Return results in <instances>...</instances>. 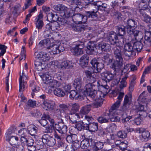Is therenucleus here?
Listing matches in <instances>:
<instances>
[{
  "instance_id": "4be33fe9",
  "label": "nucleus",
  "mask_w": 151,
  "mask_h": 151,
  "mask_svg": "<svg viewBox=\"0 0 151 151\" xmlns=\"http://www.w3.org/2000/svg\"><path fill=\"white\" fill-rule=\"evenodd\" d=\"M70 26L73 30L78 33L83 32L86 28L84 25L80 24L72 23Z\"/></svg>"
},
{
  "instance_id": "052dcab7",
  "label": "nucleus",
  "mask_w": 151,
  "mask_h": 151,
  "mask_svg": "<svg viewBox=\"0 0 151 151\" xmlns=\"http://www.w3.org/2000/svg\"><path fill=\"white\" fill-rule=\"evenodd\" d=\"M31 114L32 116L38 117L42 115V114L40 110L35 109L34 110V112L31 113Z\"/></svg>"
},
{
  "instance_id": "a19ab883",
  "label": "nucleus",
  "mask_w": 151,
  "mask_h": 151,
  "mask_svg": "<svg viewBox=\"0 0 151 151\" xmlns=\"http://www.w3.org/2000/svg\"><path fill=\"white\" fill-rule=\"evenodd\" d=\"M97 77L96 75L94 73L93 74L92 76L88 78L87 79V82H89L91 83H93L94 84H96V83L98 84H100L99 83V81H97Z\"/></svg>"
},
{
  "instance_id": "a211bd4d",
  "label": "nucleus",
  "mask_w": 151,
  "mask_h": 151,
  "mask_svg": "<svg viewBox=\"0 0 151 151\" xmlns=\"http://www.w3.org/2000/svg\"><path fill=\"white\" fill-rule=\"evenodd\" d=\"M51 77L49 76L48 75L46 76L45 77L46 81L45 83L51 88L56 87L58 86V81L55 80H52L51 79Z\"/></svg>"
},
{
  "instance_id": "13d9d810",
  "label": "nucleus",
  "mask_w": 151,
  "mask_h": 151,
  "mask_svg": "<svg viewBox=\"0 0 151 151\" xmlns=\"http://www.w3.org/2000/svg\"><path fill=\"white\" fill-rule=\"evenodd\" d=\"M120 103L119 101H116L111 107L109 109L110 112L112 111L118 109L119 107Z\"/></svg>"
},
{
  "instance_id": "338daca9",
  "label": "nucleus",
  "mask_w": 151,
  "mask_h": 151,
  "mask_svg": "<svg viewBox=\"0 0 151 151\" xmlns=\"http://www.w3.org/2000/svg\"><path fill=\"white\" fill-rule=\"evenodd\" d=\"M34 143V141L31 138H27V141L26 143V145L28 147L31 146L33 145Z\"/></svg>"
},
{
  "instance_id": "f257e3e1",
  "label": "nucleus",
  "mask_w": 151,
  "mask_h": 151,
  "mask_svg": "<svg viewBox=\"0 0 151 151\" xmlns=\"http://www.w3.org/2000/svg\"><path fill=\"white\" fill-rule=\"evenodd\" d=\"M100 86V85L98 84L97 83H96V84L90 83L86 84L84 88L85 91L87 93L88 97L94 99L97 98L98 92L97 90Z\"/></svg>"
},
{
  "instance_id": "de8ad7c7",
  "label": "nucleus",
  "mask_w": 151,
  "mask_h": 151,
  "mask_svg": "<svg viewBox=\"0 0 151 151\" xmlns=\"http://www.w3.org/2000/svg\"><path fill=\"white\" fill-rule=\"evenodd\" d=\"M9 137L6 138V140L9 141L11 145H14L16 141L18 140V138L17 137L13 135H12Z\"/></svg>"
},
{
  "instance_id": "bb28decb",
  "label": "nucleus",
  "mask_w": 151,
  "mask_h": 151,
  "mask_svg": "<svg viewBox=\"0 0 151 151\" xmlns=\"http://www.w3.org/2000/svg\"><path fill=\"white\" fill-rule=\"evenodd\" d=\"M117 35L121 38H124V36L125 35L127 32V29L125 26L123 25L119 26L117 27Z\"/></svg>"
},
{
  "instance_id": "c756f323",
  "label": "nucleus",
  "mask_w": 151,
  "mask_h": 151,
  "mask_svg": "<svg viewBox=\"0 0 151 151\" xmlns=\"http://www.w3.org/2000/svg\"><path fill=\"white\" fill-rule=\"evenodd\" d=\"M70 114V115L69 118L71 123L76 124L78 122V121L80 118V115L78 114L73 113Z\"/></svg>"
},
{
  "instance_id": "f8f14e48",
  "label": "nucleus",
  "mask_w": 151,
  "mask_h": 151,
  "mask_svg": "<svg viewBox=\"0 0 151 151\" xmlns=\"http://www.w3.org/2000/svg\"><path fill=\"white\" fill-rule=\"evenodd\" d=\"M132 97L130 94L125 96L123 105L122 107V110L123 111H126L129 109L130 105L132 103Z\"/></svg>"
},
{
  "instance_id": "ddd939ff",
  "label": "nucleus",
  "mask_w": 151,
  "mask_h": 151,
  "mask_svg": "<svg viewBox=\"0 0 151 151\" xmlns=\"http://www.w3.org/2000/svg\"><path fill=\"white\" fill-rule=\"evenodd\" d=\"M122 47L120 45H116V46L112 49L115 60L123 61L122 56Z\"/></svg>"
},
{
  "instance_id": "864d4df0",
  "label": "nucleus",
  "mask_w": 151,
  "mask_h": 151,
  "mask_svg": "<svg viewBox=\"0 0 151 151\" xmlns=\"http://www.w3.org/2000/svg\"><path fill=\"white\" fill-rule=\"evenodd\" d=\"M53 126L49 125L47 127L45 128V133L47 134H50L52 133L53 130H55V129Z\"/></svg>"
},
{
  "instance_id": "dca6fc26",
  "label": "nucleus",
  "mask_w": 151,
  "mask_h": 151,
  "mask_svg": "<svg viewBox=\"0 0 151 151\" xmlns=\"http://www.w3.org/2000/svg\"><path fill=\"white\" fill-rule=\"evenodd\" d=\"M100 92L98 91V97L95 99H93L95 100V101L92 104H90L91 108H95L100 107L103 103V100L101 96L100 95Z\"/></svg>"
},
{
  "instance_id": "8fccbe9b",
  "label": "nucleus",
  "mask_w": 151,
  "mask_h": 151,
  "mask_svg": "<svg viewBox=\"0 0 151 151\" xmlns=\"http://www.w3.org/2000/svg\"><path fill=\"white\" fill-rule=\"evenodd\" d=\"M150 133L147 131L144 132L142 133L141 135L140 136V139L142 141H145L150 137Z\"/></svg>"
},
{
  "instance_id": "1a4fd4ad",
  "label": "nucleus",
  "mask_w": 151,
  "mask_h": 151,
  "mask_svg": "<svg viewBox=\"0 0 151 151\" xmlns=\"http://www.w3.org/2000/svg\"><path fill=\"white\" fill-rule=\"evenodd\" d=\"M47 48L50 49L51 51L50 52H52L54 54H59L63 52L65 50L63 44H60L59 45L53 44L50 47H47Z\"/></svg>"
},
{
  "instance_id": "0e129e2a",
  "label": "nucleus",
  "mask_w": 151,
  "mask_h": 151,
  "mask_svg": "<svg viewBox=\"0 0 151 151\" xmlns=\"http://www.w3.org/2000/svg\"><path fill=\"white\" fill-rule=\"evenodd\" d=\"M36 27L38 29H41L44 25L42 21H36L35 23Z\"/></svg>"
},
{
  "instance_id": "f704fd0d",
  "label": "nucleus",
  "mask_w": 151,
  "mask_h": 151,
  "mask_svg": "<svg viewBox=\"0 0 151 151\" xmlns=\"http://www.w3.org/2000/svg\"><path fill=\"white\" fill-rule=\"evenodd\" d=\"M23 74L24 73H23L22 75H20L19 78V91L20 92H22L24 91L25 88V85L24 83H25V81L22 80V77H23Z\"/></svg>"
},
{
  "instance_id": "58836bf2",
  "label": "nucleus",
  "mask_w": 151,
  "mask_h": 151,
  "mask_svg": "<svg viewBox=\"0 0 151 151\" xmlns=\"http://www.w3.org/2000/svg\"><path fill=\"white\" fill-rule=\"evenodd\" d=\"M86 124H83V122L81 121L78 122L75 124V127L80 131L86 130Z\"/></svg>"
},
{
  "instance_id": "a18cd8bd",
  "label": "nucleus",
  "mask_w": 151,
  "mask_h": 151,
  "mask_svg": "<svg viewBox=\"0 0 151 151\" xmlns=\"http://www.w3.org/2000/svg\"><path fill=\"white\" fill-rule=\"evenodd\" d=\"M69 93V97L72 99H75L77 100L79 98V94L74 90L71 91Z\"/></svg>"
},
{
  "instance_id": "49530a36",
  "label": "nucleus",
  "mask_w": 151,
  "mask_h": 151,
  "mask_svg": "<svg viewBox=\"0 0 151 151\" xmlns=\"http://www.w3.org/2000/svg\"><path fill=\"white\" fill-rule=\"evenodd\" d=\"M79 106L78 104L75 103L72 105V108L70 114H76V112L79 109Z\"/></svg>"
},
{
  "instance_id": "cd10ccee",
  "label": "nucleus",
  "mask_w": 151,
  "mask_h": 151,
  "mask_svg": "<svg viewBox=\"0 0 151 151\" xmlns=\"http://www.w3.org/2000/svg\"><path fill=\"white\" fill-rule=\"evenodd\" d=\"M83 84V81L81 78H78L75 79L73 83L74 86L77 90L80 91Z\"/></svg>"
},
{
  "instance_id": "09e8293b",
  "label": "nucleus",
  "mask_w": 151,
  "mask_h": 151,
  "mask_svg": "<svg viewBox=\"0 0 151 151\" xmlns=\"http://www.w3.org/2000/svg\"><path fill=\"white\" fill-rule=\"evenodd\" d=\"M76 137V135L75 134H70L67 136L66 137V139L68 142L70 143H72L75 142L76 143L75 137Z\"/></svg>"
},
{
  "instance_id": "69168bd1",
  "label": "nucleus",
  "mask_w": 151,
  "mask_h": 151,
  "mask_svg": "<svg viewBox=\"0 0 151 151\" xmlns=\"http://www.w3.org/2000/svg\"><path fill=\"white\" fill-rule=\"evenodd\" d=\"M110 121L111 122H119L120 121V117L117 115H114L109 118Z\"/></svg>"
},
{
  "instance_id": "412c9836",
  "label": "nucleus",
  "mask_w": 151,
  "mask_h": 151,
  "mask_svg": "<svg viewBox=\"0 0 151 151\" xmlns=\"http://www.w3.org/2000/svg\"><path fill=\"white\" fill-rule=\"evenodd\" d=\"M46 28L49 30L55 31L60 28V25L59 23L56 22H51L46 25Z\"/></svg>"
},
{
  "instance_id": "3c124183",
  "label": "nucleus",
  "mask_w": 151,
  "mask_h": 151,
  "mask_svg": "<svg viewBox=\"0 0 151 151\" xmlns=\"http://www.w3.org/2000/svg\"><path fill=\"white\" fill-rule=\"evenodd\" d=\"M127 135V133L125 130L120 131L117 133V136L119 137L122 138H126Z\"/></svg>"
},
{
  "instance_id": "ea45409f",
  "label": "nucleus",
  "mask_w": 151,
  "mask_h": 151,
  "mask_svg": "<svg viewBox=\"0 0 151 151\" xmlns=\"http://www.w3.org/2000/svg\"><path fill=\"white\" fill-rule=\"evenodd\" d=\"M72 4L71 9L73 11H75L76 8H79L78 6H81V2L80 0H71Z\"/></svg>"
},
{
  "instance_id": "20e7f679",
  "label": "nucleus",
  "mask_w": 151,
  "mask_h": 151,
  "mask_svg": "<svg viewBox=\"0 0 151 151\" xmlns=\"http://www.w3.org/2000/svg\"><path fill=\"white\" fill-rule=\"evenodd\" d=\"M54 9L58 12L61 17H69L70 15V13L68 12V8L65 6L60 4L55 5L53 7Z\"/></svg>"
},
{
  "instance_id": "bf43d9fd",
  "label": "nucleus",
  "mask_w": 151,
  "mask_h": 151,
  "mask_svg": "<svg viewBox=\"0 0 151 151\" xmlns=\"http://www.w3.org/2000/svg\"><path fill=\"white\" fill-rule=\"evenodd\" d=\"M115 142V144L117 146L119 147L120 149L122 151L125 149H127L126 148L127 147V145L125 142H121L119 145H118Z\"/></svg>"
},
{
  "instance_id": "6e6552de",
  "label": "nucleus",
  "mask_w": 151,
  "mask_h": 151,
  "mask_svg": "<svg viewBox=\"0 0 151 151\" xmlns=\"http://www.w3.org/2000/svg\"><path fill=\"white\" fill-rule=\"evenodd\" d=\"M125 26L127 33L128 34L132 33V31L135 29H132V28L137 27V22L134 19L129 18L127 20Z\"/></svg>"
},
{
  "instance_id": "603ef678",
  "label": "nucleus",
  "mask_w": 151,
  "mask_h": 151,
  "mask_svg": "<svg viewBox=\"0 0 151 151\" xmlns=\"http://www.w3.org/2000/svg\"><path fill=\"white\" fill-rule=\"evenodd\" d=\"M99 122L100 123H108L109 122V118L105 116L99 117L97 119Z\"/></svg>"
},
{
  "instance_id": "4d7b16f0",
  "label": "nucleus",
  "mask_w": 151,
  "mask_h": 151,
  "mask_svg": "<svg viewBox=\"0 0 151 151\" xmlns=\"http://www.w3.org/2000/svg\"><path fill=\"white\" fill-rule=\"evenodd\" d=\"M58 17L57 18V20L58 21V22L60 24L63 25L68 24L67 20V19L65 18L64 17Z\"/></svg>"
},
{
  "instance_id": "f3484780",
  "label": "nucleus",
  "mask_w": 151,
  "mask_h": 151,
  "mask_svg": "<svg viewBox=\"0 0 151 151\" xmlns=\"http://www.w3.org/2000/svg\"><path fill=\"white\" fill-rule=\"evenodd\" d=\"M108 40L111 45H116H116H118V43L117 35L116 33L111 32L109 35Z\"/></svg>"
},
{
  "instance_id": "4c0bfd02",
  "label": "nucleus",
  "mask_w": 151,
  "mask_h": 151,
  "mask_svg": "<svg viewBox=\"0 0 151 151\" xmlns=\"http://www.w3.org/2000/svg\"><path fill=\"white\" fill-rule=\"evenodd\" d=\"M91 108L90 104L85 106L82 107L80 111V113L85 115L87 114L90 111Z\"/></svg>"
},
{
  "instance_id": "0eeeda50",
  "label": "nucleus",
  "mask_w": 151,
  "mask_h": 151,
  "mask_svg": "<svg viewBox=\"0 0 151 151\" xmlns=\"http://www.w3.org/2000/svg\"><path fill=\"white\" fill-rule=\"evenodd\" d=\"M85 45V42H81L80 44H77L75 47L71 49L72 52L75 56H78L83 54V48Z\"/></svg>"
},
{
  "instance_id": "5701e85b",
  "label": "nucleus",
  "mask_w": 151,
  "mask_h": 151,
  "mask_svg": "<svg viewBox=\"0 0 151 151\" xmlns=\"http://www.w3.org/2000/svg\"><path fill=\"white\" fill-rule=\"evenodd\" d=\"M123 65V61L115 60L110 67L115 71H118Z\"/></svg>"
},
{
  "instance_id": "a878e982",
  "label": "nucleus",
  "mask_w": 151,
  "mask_h": 151,
  "mask_svg": "<svg viewBox=\"0 0 151 151\" xmlns=\"http://www.w3.org/2000/svg\"><path fill=\"white\" fill-rule=\"evenodd\" d=\"M35 55L37 58H40L41 60L43 62H46L50 59V57L48 56V54L43 52H41L39 53L35 52Z\"/></svg>"
},
{
  "instance_id": "72a5a7b5",
  "label": "nucleus",
  "mask_w": 151,
  "mask_h": 151,
  "mask_svg": "<svg viewBox=\"0 0 151 151\" xmlns=\"http://www.w3.org/2000/svg\"><path fill=\"white\" fill-rule=\"evenodd\" d=\"M73 66L71 62L68 61H64L62 62L60 65V68L62 69H69L71 68Z\"/></svg>"
},
{
  "instance_id": "7c9ffc66",
  "label": "nucleus",
  "mask_w": 151,
  "mask_h": 151,
  "mask_svg": "<svg viewBox=\"0 0 151 151\" xmlns=\"http://www.w3.org/2000/svg\"><path fill=\"white\" fill-rule=\"evenodd\" d=\"M104 146L103 142H95L92 145L93 151H101Z\"/></svg>"
},
{
  "instance_id": "9d476101",
  "label": "nucleus",
  "mask_w": 151,
  "mask_h": 151,
  "mask_svg": "<svg viewBox=\"0 0 151 151\" xmlns=\"http://www.w3.org/2000/svg\"><path fill=\"white\" fill-rule=\"evenodd\" d=\"M98 48L93 42L89 41L87 43L86 50L87 54L89 55H95L97 53Z\"/></svg>"
},
{
  "instance_id": "423d86ee",
  "label": "nucleus",
  "mask_w": 151,
  "mask_h": 151,
  "mask_svg": "<svg viewBox=\"0 0 151 151\" xmlns=\"http://www.w3.org/2000/svg\"><path fill=\"white\" fill-rule=\"evenodd\" d=\"M101 60V59L100 60H97L94 58L92 59L90 62L96 73H100L104 67V64L99 62Z\"/></svg>"
},
{
  "instance_id": "b1692460",
  "label": "nucleus",
  "mask_w": 151,
  "mask_h": 151,
  "mask_svg": "<svg viewBox=\"0 0 151 151\" xmlns=\"http://www.w3.org/2000/svg\"><path fill=\"white\" fill-rule=\"evenodd\" d=\"M89 57L86 54L84 55L80 59V65L83 68L87 67L88 65Z\"/></svg>"
},
{
  "instance_id": "473e14b6",
  "label": "nucleus",
  "mask_w": 151,
  "mask_h": 151,
  "mask_svg": "<svg viewBox=\"0 0 151 151\" xmlns=\"http://www.w3.org/2000/svg\"><path fill=\"white\" fill-rule=\"evenodd\" d=\"M42 105L43 108L46 110L52 111L54 109L53 104L49 102L43 101Z\"/></svg>"
},
{
  "instance_id": "6e6d98bb",
  "label": "nucleus",
  "mask_w": 151,
  "mask_h": 151,
  "mask_svg": "<svg viewBox=\"0 0 151 151\" xmlns=\"http://www.w3.org/2000/svg\"><path fill=\"white\" fill-rule=\"evenodd\" d=\"M131 64H127L126 65H125L123 69L122 70V75H123V73L126 75H128V71L130 68Z\"/></svg>"
},
{
  "instance_id": "f03ea898",
  "label": "nucleus",
  "mask_w": 151,
  "mask_h": 151,
  "mask_svg": "<svg viewBox=\"0 0 151 151\" xmlns=\"http://www.w3.org/2000/svg\"><path fill=\"white\" fill-rule=\"evenodd\" d=\"M55 130L58 131L60 134H58L55 131L54 133L55 137L57 139L61 140L63 139L65 134L67 131V127L63 122L58 123L55 124L54 127Z\"/></svg>"
},
{
  "instance_id": "e2e57ef3",
  "label": "nucleus",
  "mask_w": 151,
  "mask_h": 151,
  "mask_svg": "<svg viewBox=\"0 0 151 151\" xmlns=\"http://www.w3.org/2000/svg\"><path fill=\"white\" fill-rule=\"evenodd\" d=\"M142 151H151V143H146L143 146Z\"/></svg>"
},
{
  "instance_id": "e433bc0d",
  "label": "nucleus",
  "mask_w": 151,
  "mask_h": 151,
  "mask_svg": "<svg viewBox=\"0 0 151 151\" xmlns=\"http://www.w3.org/2000/svg\"><path fill=\"white\" fill-rule=\"evenodd\" d=\"M91 140V139H83L81 143V147L83 149L87 148L89 146V140Z\"/></svg>"
},
{
  "instance_id": "2eb2a0df",
  "label": "nucleus",
  "mask_w": 151,
  "mask_h": 151,
  "mask_svg": "<svg viewBox=\"0 0 151 151\" xmlns=\"http://www.w3.org/2000/svg\"><path fill=\"white\" fill-rule=\"evenodd\" d=\"M72 20L75 23H85L86 22V18H85L84 15L79 13L74 14Z\"/></svg>"
},
{
  "instance_id": "680f3d73",
  "label": "nucleus",
  "mask_w": 151,
  "mask_h": 151,
  "mask_svg": "<svg viewBox=\"0 0 151 151\" xmlns=\"http://www.w3.org/2000/svg\"><path fill=\"white\" fill-rule=\"evenodd\" d=\"M16 129V127H14V128L10 129L8 130V132L6 133V138H9V137H11L12 135H13L12 134H14Z\"/></svg>"
},
{
  "instance_id": "774afa93",
  "label": "nucleus",
  "mask_w": 151,
  "mask_h": 151,
  "mask_svg": "<svg viewBox=\"0 0 151 151\" xmlns=\"http://www.w3.org/2000/svg\"><path fill=\"white\" fill-rule=\"evenodd\" d=\"M44 35L46 39H48L49 40L50 38H52V34L47 30L45 31L44 33Z\"/></svg>"
},
{
  "instance_id": "2f4dec72",
  "label": "nucleus",
  "mask_w": 151,
  "mask_h": 151,
  "mask_svg": "<svg viewBox=\"0 0 151 151\" xmlns=\"http://www.w3.org/2000/svg\"><path fill=\"white\" fill-rule=\"evenodd\" d=\"M84 15L85 18H86V22L88 18L94 19L97 18V16L96 13L94 11H86Z\"/></svg>"
},
{
  "instance_id": "7ed1b4c3",
  "label": "nucleus",
  "mask_w": 151,
  "mask_h": 151,
  "mask_svg": "<svg viewBox=\"0 0 151 151\" xmlns=\"http://www.w3.org/2000/svg\"><path fill=\"white\" fill-rule=\"evenodd\" d=\"M147 3L150 8H151V0H141L139 4V7L141 9L139 10V12L140 13V16L143 17V18L148 15L146 12L149 11V9L147 6Z\"/></svg>"
},
{
  "instance_id": "37998d69",
  "label": "nucleus",
  "mask_w": 151,
  "mask_h": 151,
  "mask_svg": "<svg viewBox=\"0 0 151 151\" xmlns=\"http://www.w3.org/2000/svg\"><path fill=\"white\" fill-rule=\"evenodd\" d=\"M128 77V75H126L125 76L122 78V81L120 82V84L119 86L120 90L121 91L126 86L127 83L126 81Z\"/></svg>"
},
{
  "instance_id": "79ce46f5",
  "label": "nucleus",
  "mask_w": 151,
  "mask_h": 151,
  "mask_svg": "<svg viewBox=\"0 0 151 151\" xmlns=\"http://www.w3.org/2000/svg\"><path fill=\"white\" fill-rule=\"evenodd\" d=\"M50 44V42L48 39H46L44 40H41L39 43V45L41 47L43 46L45 47H46L47 49L48 50L50 49L47 48V47L51 46Z\"/></svg>"
},
{
  "instance_id": "c03bdc74",
  "label": "nucleus",
  "mask_w": 151,
  "mask_h": 151,
  "mask_svg": "<svg viewBox=\"0 0 151 151\" xmlns=\"http://www.w3.org/2000/svg\"><path fill=\"white\" fill-rule=\"evenodd\" d=\"M45 142L42 140H37L36 142V148L38 150L43 149L45 146Z\"/></svg>"
},
{
  "instance_id": "9b49d317",
  "label": "nucleus",
  "mask_w": 151,
  "mask_h": 151,
  "mask_svg": "<svg viewBox=\"0 0 151 151\" xmlns=\"http://www.w3.org/2000/svg\"><path fill=\"white\" fill-rule=\"evenodd\" d=\"M42 140L45 142V143L49 147L53 146L56 143L55 140L52 137L48 134H44L41 138Z\"/></svg>"
},
{
  "instance_id": "c9c22d12",
  "label": "nucleus",
  "mask_w": 151,
  "mask_h": 151,
  "mask_svg": "<svg viewBox=\"0 0 151 151\" xmlns=\"http://www.w3.org/2000/svg\"><path fill=\"white\" fill-rule=\"evenodd\" d=\"M142 41H137L135 42L133 44V47L134 49L138 52H140L143 48V44L141 42Z\"/></svg>"
},
{
  "instance_id": "6ab92c4d",
  "label": "nucleus",
  "mask_w": 151,
  "mask_h": 151,
  "mask_svg": "<svg viewBox=\"0 0 151 151\" xmlns=\"http://www.w3.org/2000/svg\"><path fill=\"white\" fill-rule=\"evenodd\" d=\"M98 123L95 122L86 123V130L91 132H95L98 130Z\"/></svg>"
},
{
  "instance_id": "393cba45",
  "label": "nucleus",
  "mask_w": 151,
  "mask_h": 151,
  "mask_svg": "<svg viewBox=\"0 0 151 151\" xmlns=\"http://www.w3.org/2000/svg\"><path fill=\"white\" fill-rule=\"evenodd\" d=\"M98 49L105 52H109L111 50V46L108 44L101 42L97 45Z\"/></svg>"
},
{
  "instance_id": "aec40b11",
  "label": "nucleus",
  "mask_w": 151,
  "mask_h": 151,
  "mask_svg": "<svg viewBox=\"0 0 151 151\" xmlns=\"http://www.w3.org/2000/svg\"><path fill=\"white\" fill-rule=\"evenodd\" d=\"M132 32V33L128 34L129 36H133L136 40L142 41L143 37V34L142 32L135 29L133 30Z\"/></svg>"
},
{
  "instance_id": "5fc2aeb1",
  "label": "nucleus",
  "mask_w": 151,
  "mask_h": 151,
  "mask_svg": "<svg viewBox=\"0 0 151 151\" xmlns=\"http://www.w3.org/2000/svg\"><path fill=\"white\" fill-rule=\"evenodd\" d=\"M42 60L39 58H37V59H36L35 62V67L37 69H40L41 68V65H42Z\"/></svg>"
},
{
  "instance_id": "39448f33",
  "label": "nucleus",
  "mask_w": 151,
  "mask_h": 151,
  "mask_svg": "<svg viewBox=\"0 0 151 151\" xmlns=\"http://www.w3.org/2000/svg\"><path fill=\"white\" fill-rule=\"evenodd\" d=\"M101 76L102 80L104 82L105 84L102 85L101 86L107 89L109 86L107 85V82H109L112 80L114 77L112 73L109 71H105L101 73Z\"/></svg>"
},
{
  "instance_id": "4468645a",
  "label": "nucleus",
  "mask_w": 151,
  "mask_h": 151,
  "mask_svg": "<svg viewBox=\"0 0 151 151\" xmlns=\"http://www.w3.org/2000/svg\"><path fill=\"white\" fill-rule=\"evenodd\" d=\"M133 46L130 43H127L124 45L123 52L124 55L129 57L132 55L133 52Z\"/></svg>"
},
{
  "instance_id": "c85d7f7f",
  "label": "nucleus",
  "mask_w": 151,
  "mask_h": 151,
  "mask_svg": "<svg viewBox=\"0 0 151 151\" xmlns=\"http://www.w3.org/2000/svg\"><path fill=\"white\" fill-rule=\"evenodd\" d=\"M54 94L59 97H63L66 95V93L63 90L59 87L56 88L54 91Z\"/></svg>"
}]
</instances>
